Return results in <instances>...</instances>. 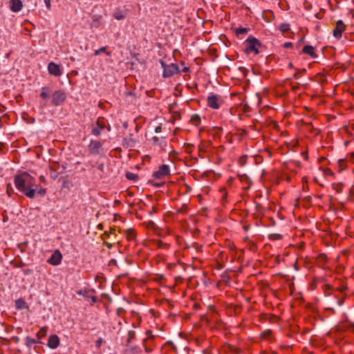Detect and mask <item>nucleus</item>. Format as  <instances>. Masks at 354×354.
Masks as SVG:
<instances>
[{"mask_svg": "<svg viewBox=\"0 0 354 354\" xmlns=\"http://www.w3.org/2000/svg\"><path fill=\"white\" fill-rule=\"evenodd\" d=\"M346 30V25L344 24L342 20H338L336 22L335 27L333 30V35L337 39H339L342 37L343 32Z\"/></svg>", "mask_w": 354, "mask_h": 354, "instance_id": "nucleus-7", "label": "nucleus"}, {"mask_svg": "<svg viewBox=\"0 0 354 354\" xmlns=\"http://www.w3.org/2000/svg\"><path fill=\"white\" fill-rule=\"evenodd\" d=\"M104 244L108 248H112V244L110 243H108L106 241H104Z\"/></svg>", "mask_w": 354, "mask_h": 354, "instance_id": "nucleus-38", "label": "nucleus"}, {"mask_svg": "<svg viewBox=\"0 0 354 354\" xmlns=\"http://www.w3.org/2000/svg\"><path fill=\"white\" fill-rule=\"evenodd\" d=\"M27 342H28V345H30V344H35L36 343V341L33 339H31L30 337H27Z\"/></svg>", "mask_w": 354, "mask_h": 354, "instance_id": "nucleus-33", "label": "nucleus"}, {"mask_svg": "<svg viewBox=\"0 0 354 354\" xmlns=\"http://www.w3.org/2000/svg\"><path fill=\"white\" fill-rule=\"evenodd\" d=\"M295 269H296L297 270H298V267H297V266H295Z\"/></svg>", "mask_w": 354, "mask_h": 354, "instance_id": "nucleus-45", "label": "nucleus"}, {"mask_svg": "<svg viewBox=\"0 0 354 354\" xmlns=\"http://www.w3.org/2000/svg\"><path fill=\"white\" fill-rule=\"evenodd\" d=\"M9 7L12 12H18L23 8V3L21 0H10Z\"/></svg>", "mask_w": 354, "mask_h": 354, "instance_id": "nucleus-12", "label": "nucleus"}, {"mask_svg": "<svg viewBox=\"0 0 354 354\" xmlns=\"http://www.w3.org/2000/svg\"><path fill=\"white\" fill-rule=\"evenodd\" d=\"M103 235L104 236H108V234L106 232H104Z\"/></svg>", "mask_w": 354, "mask_h": 354, "instance_id": "nucleus-43", "label": "nucleus"}, {"mask_svg": "<svg viewBox=\"0 0 354 354\" xmlns=\"http://www.w3.org/2000/svg\"><path fill=\"white\" fill-rule=\"evenodd\" d=\"M36 189V192L41 196H44L46 193V189L42 187H36L35 188Z\"/></svg>", "mask_w": 354, "mask_h": 354, "instance_id": "nucleus-27", "label": "nucleus"}, {"mask_svg": "<svg viewBox=\"0 0 354 354\" xmlns=\"http://www.w3.org/2000/svg\"><path fill=\"white\" fill-rule=\"evenodd\" d=\"M136 143V140L133 138L132 134H130L128 137H126L122 140V145L126 148L133 147Z\"/></svg>", "mask_w": 354, "mask_h": 354, "instance_id": "nucleus-13", "label": "nucleus"}, {"mask_svg": "<svg viewBox=\"0 0 354 354\" xmlns=\"http://www.w3.org/2000/svg\"><path fill=\"white\" fill-rule=\"evenodd\" d=\"M106 46L101 47L99 49L95 50L94 55L95 56H97L101 53H105L108 56H110L111 55V53L110 52H106Z\"/></svg>", "mask_w": 354, "mask_h": 354, "instance_id": "nucleus-22", "label": "nucleus"}, {"mask_svg": "<svg viewBox=\"0 0 354 354\" xmlns=\"http://www.w3.org/2000/svg\"><path fill=\"white\" fill-rule=\"evenodd\" d=\"M48 71L50 75L55 77H59L62 74L59 65L53 62L48 64Z\"/></svg>", "mask_w": 354, "mask_h": 354, "instance_id": "nucleus-10", "label": "nucleus"}, {"mask_svg": "<svg viewBox=\"0 0 354 354\" xmlns=\"http://www.w3.org/2000/svg\"><path fill=\"white\" fill-rule=\"evenodd\" d=\"M160 62L163 68L162 76L164 77H170L175 74L180 73V71L176 64H167L162 60Z\"/></svg>", "mask_w": 354, "mask_h": 354, "instance_id": "nucleus-3", "label": "nucleus"}, {"mask_svg": "<svg viewBox=\"0 0 354 354\" xmlns=\"http://www.w3.org/2000/svg\"><path fill=\"white\" fill-rule=\"evenodd\" d=\"M3 147V144L0 142V149H2Z\"/></svg>", "mask_w": 354, "mask_h": 354, "instance_id": "nucleus-42", "label": "nucleus"}, {"mask_svg": "<svg viewBox=\"0 0 354 354\" xmlns=\"http://www.w3.org/2000/svg\"><path fill=\"white\" fill-rule=\"evenodd\" d=\"M170 174V168L167 165H162L158 169L153 173L152 176L156 179H162Z\"/></svg>", "mask_w": 354, "mask_h": 354, "instance_id": "nucleus-6", "label": "nucleus"}, {"mask_svg": "<svg viewBox=\"0 0 354 354\" xmlns=\"http://www.w3.org/2000/svg\"><path fill=\"white\" fill-rule=\"evenodd\" d=\"M302 53L309 55L312 58L317 57L315 48L310 45H306L302 49Z\"/></svg>", "mask_w": 354, "mask_h": 354, "instance_id": "nucleus-14", "label": "nucleus"}, {"mask_svg": "<svg viewBox=\"0 0 354 354\" xmlns=\"http://www.w3.org/2000/svg\"><path fill=\"white\" fill-rule=\"evenodd\" d=\"M224 104V100L221 95L210 93L207 98V106L213 109H218Z\"/></svg>", "mask_w": 354, "mask_h": 354, "instance_id": "nucleus-4", "label": "nucleus"}, {"mask_svg": "<svg viewBox=\"0 0 354 354\" xmlns=\"http://www.w3.org/2000/svg\"><path fill=\"white\" fill-rule=\"evenodd\" d=\"M66 99V94L62 90L55 91L52 95V104L55 106H59Z\"/></svg>", "mask_w": 354, "mask_h": 354, "instance_id": "nucleus-5", "label": "nucleus"}, {"mask_svg": "<svg viewBox=\"0 0 354 354\" xmlns=\"http://www.w3.org/2000/svg\"><path fill=\"white\" fill-rule=\"evenodd\" d=\"M317 263H326L327 261V257L325 254H320L317 256Z\"/></svg>", "mask_w": 354, "mask_h": 354, "instance_id": "nucleus-23", "label": "nucleus"}, {"mask_svg": "<svg viewBox=\"0 0 354 354\" xmlns=\"http://www.w3.org/2000/svg\"><path fill=\"white\" fill-rule=\"evenodd\" d=\"M189 69L187 66H184L183 68L182 69V72H183V73H187V72H189Z\"/></svg>", "mask_w": 354, "mask_h": 354, "instance_id": "nucleus-39", "label": "nucleus"}, {"mask_svg": "<svg viewBox=\"0 0 354 354\" xmlns=\"http://www.w3.org/2000/svg\"><path fill=\"white\" fill-rule=\"evenodd\" d=\"M346 161L344 159H340L338 160V165H339V171H342L346 168Z\"/></svg>", "mask_w": 354, "mask_h": 354, "instance_id": "nucleus-26", "label": "nucleus"}, {"mask_svg": "<svg viewBox=\"0 0 354 354\" xmlns=\"http://www.w3.org/2000/svg\"><path fill=\"white\" fill-rule=\"evenodd\" d=\"M152 141L154 144H158L159 142V138H158L157 136H153L152 138Z\"/></svg>", "mask_w": 354, "mask_h": 354, "instance_id": "nucleus-35", "label": "nucleus"}, {"mask_svg": "<svg viewBox=\"0 0 354 354\" xmlns=\"http://www.w3.org/2000/svg\"><path fill=\"white\" fill-rule=\"evenodd\" d=\"M115 264H116V261H115V259H111V260L109 261V266H115Z\"/></svg>", "mask_w": 354, "mask_h": 354, "instance_id": "nucleus-36", "label": "nucleus"}, {"mask_svg": "<svg viewBox=\"0 0 354 354\" xmlns=\"http://www.w3.org/2000/svg\"><path fill=\"white\" fill-rule=\"evenodd\" d=\"M39 180L42 183H46V178H45V177L44 176H39Z\"/></svg>", "mask_w": 354, "mask_h": 354, "instance_id": "nucleus-40", "label": "nucleus"}, {"mask_svg": "<svg viewBox=\"0 0 354 354\" xmlns=\"http://www.w3.org/2000/svg\"><path fill=\"white\" fill-rule=\"evenodd\" d=\"M113 17L117 20H122L125 17V15L122 11H117L113 13Z\"/></svg>", "mask_w": 354, "mask_h": 354, "instance_id": "nucleus-25", "label": "nucleus"}, {"mask_svg": "<svg viewBox=\"0 0 354 354\" xmlns=\"http://www.w3.org/2000/svg\"><path fill=\"white\" fill-rule=\"evenodd\" d=\"M62 254L59 250H56L48 259V263L53 266H57L61 263Z\"/></svg>", "mask_w": 354, "mask_h": 354, "instance_id": "nucleus-11", "label": "nucleus"}, {"mask_svg": "<svg viewBox=\"0 0 354 354\" xmlns=\"http://www.w3.org/2000/svg\"><path fill=\"white\" fill-rule=\"evenodd\" d=\"M337 303H338V305H339V306H342V304H343V300H340V299H339V300H338V302H337Z\"/></svg>", "mask_w": 354, "mask_h": 354, "instance_id": "nucleus-41", "label": "nucleus"}, {"mask_svg": "<svg viewBox=\"0 0 354 354\" xmlns=\"http://www.w3.org/2000/svg\"><path fill=\"white\" fill-rule=\"evenodd\" d=\"M336 190L338 192H342V186L341 185H336Z\"/></svg>", "mask_w": 354, "mask_h": 354, "instance_id": "nucleus-37", "label": "nucleus"}, {"mask_svg": "<svg viewBox=\"0 0 354 354\" xmlns=\"http://www.w3.org/2000/svg\"><path fill=\"white\" fill-rule=\"evenodd\" d=\"M44 3L46 4L47 9L50 10V8H51L50 0H44Z\"/></svg>", "mask_w": 354, "mask_h": 354, "instance_id": "nucleus-31", "label": "nucleus"}, {"mask_svg": "<svg viewBox=\"0 0 354 354\" xmlns=\"http://www.w3.org/2000/svg\"><path fill=\"white\" fill-rule=\"evenodd\" d=\"M102 149V145L100 141L91 140L88 145V150L92 155H97Z\"/></svg>", "mask_w": 354, "mask_h": 354, "instance_id": "nucleus-8", "label": "nucleus"}, {"mask_svg": "<svg viewBox=\"0 0 354 354\" xmlns=\"http://www.w3.org/2000/svg\"><path fill=\"white\" fill-rule=\"evenodd\" d=\"M59 344V337L56 335H51L48 341V346L50 348H56Z\"/></svg>", "mask_w": 354, "mask_h": 354, "instance_id": "nucleus-15", "label": "nucleus"}, {"mask_svg": "<svg viewBox=\"0 0 354 354\" xmlns=\"http://www.w3.org/2000/svg\"><path fill=\"white\" fill-rule=\"evenodd\" d=\"M245 53L247 54L254 53L257 55L259 53V48L261 46V43L259 39L253 36H249L245 41Z\"/></svg>", "mask_w": 354, "mask_h": 354, "instance_id": "nucleus-2", "label": "nucleus"}, {"mask_svg": "<svg viewBox=\"0 0 354 354\" xmlns=\"http://www.w3.org/2000/svg\"><path fill=\"white\" fill-rule=\"evenodd\" d=\"M190 122L194 126H198L201 123V118L198 115H194L192 116Z\"/></svg>", "mask_w": 354, "mask_h": 354, "instance_id": "nucleus-20", "label": "nucleus"}, {"mask_svg": "<svg viewBox=\"0 0 354 354\" xmlns=\"http://www.w3.org/2000/svg\"><path fill=\"white\" fill-rule=\"evenodd\" d=\"M125 236L129 241H134L136 238V233L133 229L129 228L126 230Z\"/></svg>", "mask_w": 354, "mask_h": 354, "instance_id": "nucleus-16", "label": "nucleus"}, {"mask_svg": "<svg viewBox=\"0 0 354 354\" xmlns=\"http://www.w3.org/2000/svg\"><path fill=\"white\" fill-rule=\"evenodd\" d=\"M126 178L128 179V180H137L138 179V176L136 174H133L132 172H127L126 174Z\"/></svg>", "mask_w": 354, "mask_h": 354, "instance_id": "nucleus-24", "label": "nucleus"}, {"mask_svg": "<svg viewBox=\"0 0 354 354\" xmlns=\"http://www.w3.org/2000/svg\"><path fill=\"white\" fill-rule=\"evenodd\" d=\"M181 65L184 66L185 63L183 62H181Z\"/></svg>", "mask_w": 354, "mask_h": 354, "instance_id": "nucleus-44", "label": "nucleus"}, {"mask_svg": "<svg viewBox=\"0 0 354 354\" xmlns=\"http://www.w3.org/2000/svg\"><path fill=\"white\" fill-rule=\"evenodd\" d=\"M292 46H293V44L291 42H286L283 44V47L285 48H292Z\"/></svg>", "mask_w": 354, "mask_h": 354, "instance_id": "nucleus-29", "label": "nucleus"}, {"mask_svg": "<svg viewBox=\"0 0 354 354\" xmlns=\"http://www.w3.org/2000/svg\"><path fill=\"white\" fill-rule=\"evenodd\" d=\"M106 127V120L103 118H99L96 122V127L92 129L93 135L98 136L100 135L101 131Z\"/></svg>", "mask_w": 354, "mask_h": 354, "instance_id": "nucleus-9", "label": "nucleus"}, {"mask_svg": "<svg viewBox=\"0 0 354 354\" xmlns=\"http://www.w3.org/2000/svg\"><path fill=\"white\" fill-rule=\"evenodd\" d=\"M14 184L16 188L27 197L33 198L35 196V178L28 172H22L14 177Z\"/></svg>", "mask_w": 354, "mask_h": 354, "instance_id": "nucleus-1", "label": "nucleus"}, {"mask_svg": "<svg viewBox=\"0 0 354 354\" xmlns=\"http://www.w3.org/2000/svg\"><path fill=\"white\" fill-rule=\"evenodd\" d=\"M6 192L8 196H10L11 194L13 192L12 188L11 187L10 185H8Z\"/></svg>", "mask_w": 354, "mask_h": 354, "instance_id": "nucleus-30", "label": "nucleus"}, {"mask_svg": "<svg viewBox=\"0 0 354 354\" xmlns=\"http://www.w3.org/2000/svg\"><path fill=\"white\" fill-rule=\"evenodd\" d=\"M102 344V339L100 338L95 342V345L97 348H100Z\"/></svg>", "mask_w": 354, "mask_h": 354, "instance_id": "nucleus-32", "label": "nucleus"}, {"mask_svg": "<svg viewBox=\"0 0 354 354\" xmlns=\"http://www.w3.org/2000/svg\"><path fill=\"white\" fill-rule=\"evenodd\" d=\"M15 306L17 309H24L26 308V302L23 299H19L15 301Z\"/></svg>", "mask_w": 354, "mask_h": 354, "instance_id": "nucleus-21", "label": "nucleus"}, {"mask_svg": "<svg viewBox=\"0 0 354 354\" xmlns=\"http://www.w3.org/2000/svg\"><path fill=\"white\" fill-rule=\"evenodd\" d=\"M49 92H50V88L48 87H42L41 92L40 93V97L43 99L49 98V97H50Z\"/></svg>", "mask_w": 354, "mask_h": 354, "instance_id": "nucleus-19", "label": "nucleus"}, {"mask_svg": "<svg viewBox=\"0 0 354 354\" xmlns=\"http://www.w3.org/2000/svg\"><path fill=\"white\" fill-rule=\"evenodd\" d=\"M304 39V37H303V38H301L300 41H303Z\"/></svg>", "mask_w": 354, "mask_h": 354, "instance_id": "nucleus-46", "label": "nucleus"}, {"mask_svg": "<svg viewBox=\"0 0 354 354\" xmlns=\"http://www.w3.org/2000/svg\"><path fill=\"white\" fill-rule=\"evenodd\" d=\"M250 30V28H242L239 27L234 30V32L236 36H239L240 35L247 34Z\"/></svg>", "mask_w": 354, "mask_h": 354, "instance_id": "nucleus-18", "label": "nucleus"}, {"mask_svg": "<svg viewBox=\"0 0 354 354\" xmlns=\"http://www.w3.org/2000/svg\"><path fill=\"white\" fill-rule=\"evenodd\" d=\"M324 174L326 176H333V172L330 168H324L323 169Z\"/></svg>", "mask_w": 354, "mask_h": 354, "instance_id": "nucleus-28", "label": "nucleus"}, {"mask_svg": "<svg viewBox=\"0 0 354 354\" xmlns=\"http://www.w3.org/2000/svg\"><path fill=\"white\" fill-rule=\"evenodd\" d=\"M162 131V127L161 125H158L155 128V132L156 133H160Z\"/></svg>", "mask_w": 354, "mask_h": 354, "instance_id": "nucleus-34", "label": "nucleus"}, {"mask_svg": "<svg viewBox=\"0 0 354 354\" xmlns=\"http://www.w3.org/2000/svg\"><path fill=\"white\" fill-rule=\"evenodd\" d=\"M278 29L284 35L290 30V25L288 23H282L279 25Z\"/></svg>", "mask_w": 354, "mask_h": 354, "instance_id": "nucleus-17", "label": "nucleus"}]
</instances>
